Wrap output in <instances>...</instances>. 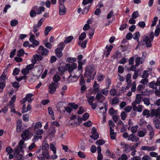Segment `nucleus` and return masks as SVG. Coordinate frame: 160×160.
<instances>
[{"mask_svg": "<svg viewBox=\"0 0 160 160\" xmlns=\"http://www.w3.org/2000/svg\"><path fill=\"white\" fill-rule=\"evenodd\" d=\"M96 73L95 65L93 64H91L87 67L84 76L85 77H90L92 79H93Z\"/></svg>", "mask_w": 160, "mask_h": 160, "instance_id": "nucleus-1", "label": "nucleus"}, {"mask_svg": "<svg viewBox=\"0 0 160 160\" xmlns=\"http://www.w3.org/2000/svg\"><path fill=\"white\" fill-rule=\"evenodd\" d=\"M152 41L149 39V37L147 35L145 34L143 36L142 41H141V43H140L139 45H145L147 47L150 48L152 46L151 42Z\"/></svg>", "mask_w": 160, "mask_h": 160, "instance_id": "nucleus-2", "label": "nucleus"}, {"mask_svg": "<svg viewBox=\"0 0 160 160\" xmlns=\"http://www.w3.org/2000/svg\"><path fill=\"white\" fill-rule=\"evenodd\" d=\"M37 52L44 56H46L49 53L48 50L42 46H40L37 51Z\"/></svg>", "mask_w": 160, "mask_h": 160, "instance_id": "nucleus-3", "label": "nucleus"}, {"mask_svg": "<svg viewBox=\"0 0 160 160\" xmlns=\"http://www.w3.org/2000/svg\"><path fill=\"white\" fill-rule=\"evenodd\" d=\"M21 151L19 150L18 149H14L13 151V154L14 156V159L17 160H22L23 159V157L22 155L19 154V153Z\"/></svg>", "mask_w": 160, "mask_h": 160, "instance_id": "nucleus-4", "label": "nucleus"}, {"mask_svg": "<svg viewBox=\"0 0 160 160\" xmlns=\"http://www.w3.org/2000/svg\"><path fill=\"white\" fill-rule=\"evenodd\" d=\"M58 86V83L52 82L48 87L49 93L51 94H54L56 91V88Z\"/></svg>", "mask_w": 160, "mask_h": 160, "instance_id": "nucleus-5", "label": "nucleus"}, {"mask_svg": "<svg viewBox=\"0 0 160 160\" xmlns=\"http://www.w3.org/2000/svg\"><path fill=\"white\" fill-rule=\"evenodd\" d=\"M77 64L74 63H72L70 64H66V67L67 70L69 73L73 71L74 69H76L77 68Z\"/></svg>", "mask_w": 160, "mask_h": 160, "instance_id": "nucleus-6", "label": "nucleus"}, {"mask_svg": "<svg viewBox=\"0 0 160 160\" xmlns=\"http://www.w3.org/2000/svg\"><path fill=\"white\" fill-rule=\"evenodd\" d=\"M92 135L90 136L91 138H92L95 140L99 138L98 133L97 132L96 129L95 127L92 128L91 131Z\"/></svg>", "mask_w": 160, "mask_h": 160, "instance_id": "nucleus-7", "label": "nucleus"}, {"mask_svg": "<svg viewBox=\"0 0 160 160\" xmlns=\"http://www.w3.org/2000/svg\"><path fill=\"white\" fill-rule=\"evenodd\" d=\"M147 128L149 131V135L150 139L151 140L153 137L154 134V132L152 126L150 124H148L147 126Z\"/></svg>", "mask_w": 160, "mask_h": 160, "instance_id": "nucleus-8", "label": "nucleus"}, {"mask_svg": "<svg viewBox=\"0 0 160 160\" xmlns=\"http://www.w3.org/2000/svg\"><path fill=\"white\" fill-rule=\"evenodd\" d=\"M153 123L155 128L158 129H160V121L157 117L153 118Z\"/></svg>", "mask_w": 160, "mask_h": 160, "instance_id": "nucleus-9", "label": "nucleus"}, {"mask_svg": "<svg viewBox=\"0 0 160 160\" xmlns=\"http://www.w3.org/2000/svg\"><path fill=\"white\" fill-rule=\"evenodd\" d=\"M156 147L155 146H143L141 147V149L142 150L148 151H153L155 150Z\"/></svg>", "mask_w": 160, "mask_h": 160, "instance_id": "nucleus-10", "label": "nucleus"}, {"mask_svg": "<svg viewBox=\"0 0 160 160\" xmlns=\"http://www.w3.org/2000/svg\"><path fill=\"white\" fill-rule=\"evenodd\" d=\"M67 9L64 4L59 5V13L61 15H64L66 13Z\"/></svg>", "mask_w": 160, "mask_h": 160, "instance_id": "nucleus-11", "label": "nucleus"}, {"mask_svg": "<svg viewBox=\"0 0 160 160\" xmlns=\"http://www.w3.org/2000/svg\"><path fill=\"white\" fill-rule=\"evenodd\" d=\"M128 140H131L133 142H136L139 140V138L136 137L135 134H131L129 135Z\"/></svg>", "mask_w": 160, "mask_h": 160, "instance_id": "nucleus-12", "label": "nucleus"}, {"mask_svg": "<svg viewBox=\"0 0 160 160\" xmlns=\"http://www.w3.org/2000/svg\"><path fill=\"white\" fill-rule=\"evenodd\" d=\"M160 111V107H159L156 110L152 109V110L151 114L152 117L155 116L157 117L159 115Z\"/></svg>", "mask_w": 160, "mask_h": 160, "instance_id": "nucleus-13", "label": "nucleus"}, {"mask_svg": "<svg viewBox=\"0 0 160 160\" xmlns=\"http://www.w3.org/2000/svg\"><path fill=\"white\" fill-rule=\"evenodd\" d=\"M33 95L31 93H29L27 94L26 96V97L23 98V100L22 104H23L24 102H25L26 101H28V102H30L32 101L33 99V98H32V97L33 96Z\"/></svg>", "mask_w": 160, "mask_h": 160, "instance_id": "nucleus-14", "label": "nucleus"}, {"mask_svg": "<svg viewBox=\"0 0 160 160\" xmlns=\"http://www.w3.org/2000/svg\"><path fill=\"white\" fill-rule=\"evenodd\" d=\"M26 146L24 144V141L23 140H21L19 142L18 145L16 147L15 149H18L19 150L22 151L23 148H25Z\"/></svg>", "mask_w": 160, "mask_h": 160, "instance_id": "nucleus-15", "label": "nucleus"}, {"mask_svg": "<svg viewBox=\"0 0 160 160\" xmlns=\"http://www.w3.org/2000/svg\"><path fill=\"white\" fill-rule=\"evenodd\" d=\"M30 135V132L28 130H26L23 132L22 135L21 137L22 139L26 140L28 139V137Z\"/></svg>", "mask_w": 160, "mask_h": 160, "instance_id": "nucleus-16", "label": "nucleus"}, {"mask_svg": "<svg viewBox=\"0 0 160 160\" xmlns=\"http://www.w3.org/2000/svg\"><path fill=\"white\" fill-rule=\"evenodd\" d=\"M141 101V96L139 94H137L136 95L135 100L132 103V105L139 104Z\"/></svg>", "mask_w": 160, "mask_h": 160, "instance_id": "nucleus-17", "label": "nucleus"}, {"mask_svg": "<svg viewBox=\"0 0 160 160\" xmlns=\"http://www.w3.org/2000/svg\"><path fill=\"white\" fill-rule=\"evenodd\" d=\"M133 38L135 39L138 42V45H137L136 48L140 44V42L139 41V38L140 36V33L138 32H136L133 35Z\"/></svg>", "mask_w": 160, "mask_h": 160, "instance_id": "nucleus-18", "label": "nucleus"}, {"mask_svg": "<svg viewBox=\"0 0 160 160\" xmlns=\"http://www.w3.org/2000/svg\"><path fill=\"white\" fill-rule=\"evenodd\" d=\"M133 108V111H137L138 112H141L142 110V105H138L137 107L136 105H132Z\"/></svg>", "mask_w": 160, "mask_h": 160, "instance_id": "nucleus-19", "label": "nucleus"}, {"mask_svg": "<svg viewBox=\"0 0 160 160\" xmlns=\"http://www.w3.org/2000/svg\"><path fill=\"white\" fill-rule=\"evenodd\" d=\"M33 9L37 11L38 14H40L42 12L44 11V8L42 7H40L38 8L37 6H35L33 8Z\"/></svg>", "mask_w": 160, "mask_h": 160, "instance_id": "nucleus-20", "label": "nucleus"}, {"mask_svg": "<svg viewBox=\"0 0 160 160\" xmlns=\"http://www.w3.org/2000/svg\"><path fill=\"white\" fill-rule=\"evenodd\" d=\"M33 57L34 59L32 61V62L34 63V64H35V62H36L37 61H41L43 58V57L41 55L37 54L34 55Z\"/></svg>", "mask_w": 160, "mask_h": 160, "instance_id": "nucleus-21", "label": "nucleus"}, {"mask_svg": "<svg viewBox=\"0 0 160 160\" xmlns=\"http://www.w3.org/2000/svg\"><path fill=\"white\" fill-rule=\"evenodd\" d=\"M101 94V93H98L96 95V98L98 100H99L100 99H101V100L102 101H103L104 100L105 98Z\"/></svg>", "mask_w": 160, "mask_h": 160, "instance_id": "nucleus-22", "label": "nucleus"}, {"mask_svg": "<svg viewBox=\"0 0 160 160\" xmlns=\"http://www.w3.org/2000/svg\"><path fill=\"white\" fill-rule=\"evenodd\" d=\"M131 75L130 73H128L126 76V82H127L128 86H129L131 84Z\"/></svg>", "mask_w": 160, "mask_h": 160, "instance_id": "nucleus-23", "label": "nucleus"}, {"mask_svg": "<svg viewBox=\"0 0 160 160\" xmlns=\"http://www.w3.org/2000/svg\"><path fill=\"white\" fill-rule=\"evenodd\" d=\"M82 73L80 71L76 70V72L73 73L72 77L78 79L80 76L81 73Z\"/></svg>", "mask_w": 160, "mask_h": 160, "instance_id": "nucleus-24", "label": "nucleus"}, {"mask_svg": "<svg viewBox=\"0 0 160 160\" xmlns=\"http://www.w3.org/2000/svg\"><path fill=\"white\" fill-rule=\"evenodd\" d=\"M142 114L144 116H146L147 118H148L150 116L149 111L147 109L143 110Z\"/></svg>", "mask_w": 160, "mask_h": 160, "instance_id": "nucleus-25", "label": "nucleus"}, {"mask_svg": "<svg viewBox=\"0 0 160 160\" xmlns=\"http://www.w3.org/2000/svg\"><path fill=\"white\" fill-rule=\"evenodd\" d=\"M60 78L59 75L57 74L55 75L53 78V80L54 81L53 82H55L58 83V82L60 80Z\"/></svg>", "mask_w": 160, "mask_h": 160, "instance_id": "nucleus-26", "label": "nucleus"}, {"mask_svg": "<svg viewBox=\"0 0 160 160\" xmlns=\"http://www.w3.org/2000/svg\"><path fill=\"white\" fill-rule=\"evenodd\" d=\"M62 51L57 48L55 50L56 54L58 58H60L62 56V54L61 52Z\"/></svg>", "mask_w": 160, "mask_h": 160, "instance_id": "nucleus-27", "label": "nucleus"}, {"mask_svg": "<svg viewBox=\"0 0 160 160\" xmlns=\"http://www.w3.org/2000/svg\"><path fill=\"white\" fill-rule=\"evenodd\" d=\"M53 28L51 26H47L45 29L44 33L45 35H47L48 32L52 29Z\"/></svg>", "mask_w": 160, "mask_h": 160, "instance_id": "nucleus-28", "label": "nucleus"}, {"mask_svg": "<svg viewBox=\"0 0 160 160\" xmlns=\"http://www.w3.org/2000/svg\"><path fill=\"white\" fill-rule=\"evenodd\" d=\"M73 37L72 36H70L67 38L64 41L65 43H68L70 42L73 39Z\"/></svg>", "mask_w": 160, "mask_h": 160, "instance_id": "nucleus-29", "label": "nucleus"}, {"mask_svg": "<svg viewBox=\"0 0 160 160\" xmlns=\"http://www.w3.org/2000/svg\"><path fill=\"white\" fill-rule=\"evenodd\" d=\"M58 69L59 72L61 73H64V72L67 70L66 65L65 66V67H63L62 66L59 67L58 68Z\"/></svg>", "mask_w": 160, "mask_h": 160, "instance_id": "nucleus-30", "label": "nucleus"}, {"mask_svg": "<svg viewBox=\"0 0 160 160\" xmlns=\"http://www.w3.org/2000/svg\"><path fill=\"white\" fill-rule=\"evenodd\" d=\"M154 85L155 86V82L153 81L149 83L148 84V86L149 88L154 89H156L157 88L154 86Z\"/></svg>", "mask_w": 160, "mask_h": 160, "instance_id": "nucleus-31", "label": "nucleus"}, {"mask_svg": "<svg viewBox=\"0 0 160 160\" xmlns=\"http://www.w3.org/2000/svg\"><path fill=\"white\" fill-rule=\"evenodd\" d=\"M158 18L157 17H154L152 20V24L151 25V27L152 28L156 24Z\"/></svg>", "mask_w": 160, "mask_h": 160, "instance_id": "nucleus-32", "label": "nucleus"}, {"mask_svg": "<svg viewBox=\"0 0 160 160\" xmlns=\"http://www.w3.org/2000/svg\"><path fill=\"white\" fill-rule=\"evenodd\" d=\"M160 32V28L159 27H157V26L156 27V29L155 30L154 35L155 36L158 37Z\"/></svg>", "mask_w": 160, "mask_h": 160, "instance_id": "nucleus-33", "label": "nucleus"}, {"mask_svg": "<svg viewBox=\"0 0 160 160\" xmlns=\"http://www.w3.org/2000/svg\"><path fill=\"white\" fill-rule=\"evenodd\" d=\"M42 154L44 158L47 159H50V157L49 156V153L48 152H43Z\"/></svg>", "mask_w": 160, "mask_h": 160, "instance_id": "nucleus-34", "label": "nucleus"}, {"mask_svg": "<svg viewBox=\"0 0 160 160\" xmlns=\"http://www.w3.org/2000/svg\"><path fill=\"white\" fill-rule=\"evenodd\" d=\"M119 99L116 97H114L112 99V104H117L119 102Z\"/></svg>", "mask_w": 160, "mask_h": 160, "instance_id": "nucleus-35", "label": "nucleus"}, {"mask_svg": "<svg viewBox=\"0 0 160 160\" xmlns=\"http://www.w3.org/2000/svg\"><path fill=\"white\" fill-rule=\"evenodd\" d=\"M148 71L147 70H144L141 76L142 78H147L148 77L149 74L148 73Z\"/></svg>", "mask_w": 160, "mask_h": 160, "instance_id": "nucleus-36", "label": "nucleus"}, {"mask_svg": "<svg viewBox=\"0 0 160 160\" xmlns=\"http://www.w3.org/2000/svg\"><path fill=\"white\" fill-rule=\"evenodd\" d=\"M73 74H71V75L68 77V82H74L77 80V78H74L72 77Z\"/></svg>", "mask_w": 160, "mask_h": 160, "instance_id": "nucleus-37", "label": "nucleus"}, {"mask_svg": "<svg viewBox=\"0 0 160 160\" xmlns=\"http://www.w3.org/2000/svg\"><path fill=\"white\" fill-rule=\"evenodd\" d=\"M35 132V133L36 135H39L43 134V131L42 129H37L34 130Z\"/></svg>", "mask_w": 160, "mask_h": 160, "instance_id": "nucleus-38", "label": "nucleus"}, {"mask_svg": "<svg viewBox=\"0 0 160 160\" xmlns=\"http://www.w3.org/2000/svg\"><path fill=\"white\" fill-rule=\"evenodd\" d=\"M25 52L22 49H20L17 51V56L18 57H22L23 56Z\"/></svg>", "mask_w": 160, "mask_h": 160, "instance_id": "nucleus-39", "label": "nucleus"}, {"mask_svg": "<svg viewBox=\"0 0 160 160\" xmlns=\"http://www.w3.org/2000/svg\"><path fill=\"white\" fill-rule=\"evenodd\" d=\"M108 88H106L102 89L101 91V93L102 94H103L105 96H107L108 93V91L107 90V89Z\"/></svg>", "mask_w": 160, "mask_h": 160, "instance_id": "nucleus-40", "label": "nucleus"}, {"mask_svg": "<svg viewBox=\"0 0 160 160\" xmlns=\"http://www.w3.org/2000/svg\"><path fill=\"white\" fill-rule=\"evenodd\" d=\"M141 58L139 57H137V58H135V62L136 63V67L138 66L139 64L140 63H141Z\"/></svg>", "mask_w": 160, "mask_h": 160, "instance_id": "nucleus-41", "label": "nucleus"}, {"mask_svg": "<svg viewBox=\"0 0 160 160\" xmlns=\"http://www.w3.org/2000/svg\"><path fill=\"white\" fill-rule=\"evenodd\" d=\"M42 126V125L41 122H38L36 123L34 128V130L39 129V128H41Z\"/></svg>", "mask_w": 160, "mask_h": 160, "instance_id": "nucleus-42", "label": "nucleus"}, {"mask_svg": "<svg viewBox=\"0 0 160 160\" xmlns=\"http://www.w3.org/2000/svg\"><path fill=\"white\" fill-rule=\"evenodd\" d=\"M147 132L146 130L144 131H140L138 132V136L140 137H144Z\"/></svg>", "mask_w": 160, "mask_h": 160, "instance_id": "nucleus-43", "label": "nucleus"}, {"mask_svg": "<svg viewBox=\"0 0 160 160\" xmlns=\"http://www.w3.org/2000/svg\"><path fill=\"white\" fill-rule=\"evenodd\" d=\"M32 43V44L31 45V47H32L33 48H34L37 46H38L39 44V42L36 40H35L32 41V42H31Z\"/></svg>", "mask_w": 160, "mask_h": 160, "instance_id": "nucleus-44", "label": "nucleus"}, {"mask_svg": "<svg viewBox=\"0 0 160 160\" xmlns=\"http://www.w3.org/2000/svg\"><path fill=\"white\" fill-rule=\"evenodd\" d=\"M86 34L85 32L82 33L79 37V39L80 41H82L86 37Z\"/></svg>", "mask_w": 160, "mask_h": 160, "instance_id": "nucleus-45", "label": "nucleus"}, {"mask_svg": "<svg viewBox=\"0 0 160 160\" xmlns=\"http://www.w3.org/2000/svg\"><path fill=\"white\" fill-rule=\"evenodd\" d=\"M93 0H83L82 4L83 6H85V5L89 3H92Z\"/></svg>", "mask_w": 160, "mask_h": 160, "instance_id": "nucleus-46", "label": "nucleus"}, {"mask_svg": "<svg viewBox=\"0 0 160 160\" xmlns=\"http://www.w3.org/2000/svg\"><path fill=\"white\" fill-rule=\"evenodd\" d=\"M89 114L87 113L86 112L83 115L82 119V120L84 121H86L87 119H88L89 118Z\"/></svg>", "mask_w": 160, "mask_h": 160, "instance_id": "nucleus-47", "label": "nucleus"}, {"mask_svg": "<svg viewBox=\"0 0 160 160\" xmlns=\"http://www.w3.org/2000/svg\"><path fill=\"white\" fill-rule=\"evenodd\" d=\"M139 16L138 12V11L134 12L132 14V18L136 19Z\"/></svg>", "mask_w": 160, "mask_h": 160, "instance_id": "nucleus-48", "label": "nucleus"}, {"mask_svg": "<svg viewBox=\"0 0 160 160\" xmlns=\"http://www.w3.org/2000/svg\"><path fill=\"white\" fill-rule=\"evenodd\" d=\"M65 44L64 42H60L58 45V47L57 49L60 50H62L64 47Z\"/></svg>", "mask_w": 160, "mask_h": 160, "instance_id": "nucleus-49", "label": "nucleus"}, {"mask_svg": "<svg viewBox=\"0 0 160 160\" xmlns=\"http://www.w3.org/2000/svg\"><path fill=\"white\" fill-rule=\"evenodd\" d=\"M105 143L104 140L102 139H99L97 140L96 142V143L97 145H102L103 144Z\"/></svg>", "mask_w": 160, "mask_h": 160, "instance_id": "nucleus-50", "label": "nucleus"}, {"mask_svg": "<svg viewBox=\"0 0 160 160\" xmlns=\"http://www.w3.org/2000/svg\"><path fill=\"white\" fill-rule=\"evenodd\" d=\"M144 103L147 106H149L150 104L149 99L148 98H144L143 99Z\"/></svg>", "mask_w": 160, "mask_h": 160, "instance_id": "nucleus-51", "label": "nucleus"}, {"mask_svg": "<svg viewBox=\"0 0 160 160\" xmlns=\"http://www.w3.org/2000/svg\"><path fill=\"white\" fill-rule=\"evenodd\" d=\"M50 149L52 151H53L54 154L56 153V151L55 147L52 143L50 144Z\"/></svg>", "mask_w": 160, "mask_h": 160, "instance_id": "nucleus-52", "label": "nucleus"}, {"mask_svg": "<svg viewBox=\"0 0 160 160\" xmlns=\"http://www.w3.org/2000/svg\"><path fill=\"white\" fill-rule=\"evenodd\" d=\"M68 105L72 108L74 109H76L78 107V105L75 104V103L72 102L69 103Z\"/></svg>", "mask_w": 160, "mask_h": 160, "instance_id": "nucleus-53", "label": "nucleus"}, {"mask_svg": "<svg viewBox=\"0 0 160 160\" xmlns=\"http://www.w3.org/2000/svg\"><path fill=\"white\" fill-rule=\"evenodd\" d=\"M143 78L141 80L140 82L144 85L147 84L148 82V79L146 78Z\"/></svg>", "mask_w": 160, "mask_h": 160, "instance_id": "nucleus-54", "label": "nucleus"}, {"mask_svg": "<svg viewBox=\"0 0 160 160\" xmlns=\"http://www.w3.org/2000/svg\"><path fill=\"white\" fill-rule=\"evenodd\" d=\"M99 85H94L93 86V90L94 92H99Z\"/></svg>", "mask_w": 160, "mask_h": 160, "instance_id": "nucleus-55", "label": "nucleus"}, {"mask_svg": "<svg viewBox=\"0 0 160 160\" xmlns=\"http://www.w3.org/2000/svg\"><path fill=\"white\" fill-rule=\"evenodd\" d=\"M42 148L43 150L48 151L49 149V146L48 144L45 143L43 144L42 146Z\"/></svg>", "mask_w": 160, "mask_h": 160, "instance_id": "nucleus-56", "label": "nucleus"}, {"mask_svg": "<svg viewBox=\"0 0 160 160\" xmlns=\"http://www.w3.org/2000/svg\"><path fill=\"white\" fill-rule=\"evenodd\" d=\"M6 151L8 154H10L13 152V149L12 150V148L10 147H8L6 148Z\"/></svg>", "mask_w": 160, "mask_h": 160, "instance_id": "nucleus-57", "label": "nucleus"}, {"mask_svg": "<svg viewBox=\"0 0 160 160\" xmlns=\"http://www.w3.org/2000/svg\"><path fill=\"white\" fill-rule=\"evenodd\" d=\"M138 128V125H136L132 127L131 129L132 132L133 133H136L137 132Z\"/></svg>", "mask_w": 160, "mask_h": 160, "instance_id": "nucleus-58", "label": "nucleus"}, {"mask_svg": "<svg viewBox=\"0 0 160 160\" xmlns=\"http://www.w3.org/2000/svg\"><path fill=\"white\" fill-rule=\"evenodd\" d=\"M138 25L140 28H144L145 27L146 24L145 22L142 21L138 23Z\"/></svg>", "mask_w": 160, "mask_h": 160, "instance_id": "nucleus-59", "label": "nucleus"}, {"mask_svg": "<svg viewBox=\"0 0 160 160\" xmlns=\"http://www.w3.org/2000/svg\"><path fill=\"white\" fill-rule=\"evenodd\" d=\"M18 23L17 20H12L10 22L11 25L12 27H14Z\"/></svg>", "mask_w": 160, "mask_h": 160, "instance_id": "nucleus-60", "label": "nucleus"}, {"mask_svg": "<svg viewBox=\"0 0 160 160\" xmlns=\"http://www.w3.org/2000/svg\"><path fill=\"white\" fill-rule=\"evenodd\" d=\"M110 93L111 96H115L117 95V92L115 89H112L110 91Z\"/></svg>", "mask_w": 160, "mask_h": 160, "instance_id": "nucleus-61", "label": "nucleus"}, {"mask_svg": "<svg viewBox=\"0 0 160 160\" xmlns=\"http://www.w3.org/2000/svg\"><path fill=\"white\" fill-rule=\"evenodd\" d=\"M30 15L31 17H35L36 15V13L35 10L33 9L32 8L30 12Z\"/></svg>", "mask_w": 160, "mask_h": 160, "instance_id": "nucleus-62", "label": "nucleus"}, {"mask_svg": "<svg viewBox=\"0 0 160 160\" xmlns=\"http://www.w3.org/2000/svg\"><path fill=\"white\" fill-rule=\"evenodd\" d=\"M94 100V97L93 96H90L88 98V103L90 104L92 103Z\"/></svg>", "mask_w": 160, "mask_h": 160, "instance_id": "nucleus-63", "label": "nucleus"}, {"mask_svg": "<svg viewBox=\"0 0 160 160\" xmlns=\"http://www.w3.org/2000/svg\"><path fill=\"white\" fill-rule=\"evenodd\" d=\"M20 72V69L18 68H15L13 70V74L14 75H18Z\"/></svg>", "mask_w": 160, "mask_h": 160, "instance_id": "nucleus-64", "label": "nucleus"}]
</instances>
